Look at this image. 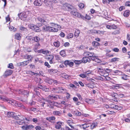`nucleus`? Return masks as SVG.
I'll return each mask as SVG.
<instances>
[{
    "label": "nucleus",
    "mask_w": 130,
    "mask_h": 130,
    "mask_svg": "<svg viewBox=\"0 0 130 130\" xmlns=\"http://www.w3.org/2000/svg\"><path fill=\"white\" fill-rule=\"evenodd\" d=\"M70 13L73 17H77L79 18H81L85 20V17L83 16L80 13L77 12L76 10H73L70 12Z\"/></svg>",
    "instance_id": "nucleus-1"
},
{
    "label": "nucleus",
    "mask_w": 130,
    "mask_h": 130,
    "mask_svg": "<svg viewBox=\"0 0 130 130\" xmlns=\"http://www.w3.org/2000/svg\"><path fill=\"white\" fill-rule=\"evenodd\" d=\"M61 96L54 94H51L49 95L47 98V99L49 100H56L58 99H61Z\"/></svg>",
    "instance_id": "nucleus-2"
},
{
    "label": "nucleus",
    "mask_w": 130,
    "mask_h": 130,
    "mask_svg": "<svg viewBox=\"0 0 130 130\" xmlns=\"http://www.w3.org/2000/svg\"><path fill=\"white\" fill-rule=\"evenodd\" d=\"M0 99H1L4 101L5 100H6L7 101L8 103H9L11 104L13 106H18V102H17L16 101L13 100H8V99H5L1 97H0Z\"/></svg>",
    "instance_id": "nucleus-3"
},
{
    "label": "nucleus",
    "mask_w": 130,
    "mask_h": 130,
    "mask_svg": "<svg viewBox=\"0 0 130 130\" xmlns=\"http://www.w3.org/2000/svg\"><path fill=\"white\" fill-rule=\"evenodd\" d=\"M22 116H17L16 115H14L13 118L15 119H18L19 120L17 121L18 124L20 125H22L24 123V121L22 120Z\"/></svg>",
    "instance_id": "nucleus-4"
},
{
    "label": "nucleus",
    "mask_w": 130,
    "mask_h": 130,
    "mask_svg": "<svg viewBox=\"0 0 130 130\" xmlns=\"http://www.w3.org/2000/svg\"><path fill=\"white\" fill-rule=\"evenodd\" d=\"M28 12H23L18 14V15L20 18L22 19L23 18H26L28 16Z\"/></svg>",
    "instance_id": "nucleus-5"
},
{
    "label": "nucleus",
    "mask_w": 130,
    "mask_h": 130,
    "mask_svg": "<svg viewBox=\"0 0 130 130\" xmlns=\"http://www.w3.org/2000/svg\"><path fill=\"white\" fill-rule=\"evenodd\" d=\"M44 2L45 5L49 7L50 8L53 7V5L52 2L51 1L48 0H45Z\"/></svg>",
    "instance_id": "nucleus-6"
},
{
    "label": "nucleus",
    "mask_w": 130,
    "mask_h": 130,
    "mask_svg": "<svg viewBox=\"0 0 130 130\" xmlns=\"http://www.w3.org/2000/svg\"><path fill=\"white\" fill-rule=\"evenodd\" d=\"M54 56L53 55H51L46 56V58L48 60L50 61V64H52L53 63V59Z\"/></svg>",
    "instance_id": "nucleus-7"
},
{
    "label": "nucleus",
    "mask_w": 130,
    "mask_h": 130,
    "mask_svg": "<svg viewBox=\"0 0 130 130\" xmlns=\"http://www.w3.org/2000/svg\"><path fill=\"white\" fill-rule=\"evenodd\" d=\"M94 55V54L93 53H90L88 52H86L84 53V55L85 57H87L88 58L89 57L91 58Z\"/></svg>",
    "instance_id": "nucleus-8"
},
{
    "label": "nucleus",
    "mask_w": 130,
    "mask_h": 130,
    "mask_svg": "<svg viewBox=\"0 0 130 130\" xmlns=\"http://www.w3.org/2000/svg\"><path fill=\"white\" fill-rule=\"evenodd\" d=\"M12 71L11 70H7L5 72L4 75L6 76L10 75L12 73Z\"/></svg>",
    "instance_id": "nucleus-9"
},
{
    "label": "nucleus",
    "mask_w": 130,
    "mask_h": 130,
    "mask_svg": "<svg viewBox=\"0 0 130 130\" xmlns=\"http://www.w3.org/2000/svg\"><path fill=\"white\" fill-rule=\"evenodd\" d=\"M72 8V6L70 4H65L63 5L62 8L63 9H71Z\"/></svg>",
    "instance_id": "nucleus-10"
},
{
    "label": "nucleus",
    "mask_w": 130,
    "mask_h": 130,
    "mask_svg": "<svg viewBox=\"0 0 130 130\" xmlns=\"http://www.w3.org/2000/svg\"><path fill=\"white\" fill-rule=\"evenodd\" d=\"M64 64L65 65H66L67 66L68 65L70 67L73 66L74 64L73 62H71L69 60L65 61L64 62Z\"/></svg>",
    "instance_id": "nucleus-11"
},
{
    "label": "nucleus",
    "mask_w": 130,
    "mask_h": 130,
    "mask_svg": "<svg viewBox=\"0 0 130 130\" xmlns=\"http://www.w3.org/2000/svg\"><path fill=\"white\" fill-rule=\"evenodd\" d=\"M60 87H57L53 88L52 89V91L54 93H59Z\"/></svg>",
    "instance_id": "nucleus-12"
},
{
    "label": "nucleus",
    "mask_w": 130,
    "mask_h": 130,
    "mask_svg": "<svg viewBox=\"0 0 130 130\" xmlns=\"http://www.w3.org/2000/svg\"><path fill=\"white\" fill-rule=\"evenodd\" d=\"M53 115L58 116H61L62 114V113L61 112V111H53Z\"/></svg>",
    "instance_id": "nucleus-13"
},
{
    "label": "nucleus",
    "mask_w": 130,
    "mask_h": 130,
    "mask_svg": "<svg viewBox=\"0 0 130 130\" xmlns=\"http://www.w3.org/2000/svg\"><path fill=\"white\" fill-rule=\"evenodd\" d=\"M52 27L47 26L45 27H42V30L44 31H51L52 28Z\"/></svg>",
    "instance_id": "nucleus-14"
},
{
    "label": "nucleus",
    "mask_w": 130,
    "mask_h": 130,
    "mask_svg": "<svg viewBox=\"0 0 130 130\" xmlns=\"http://www.w3.org/2000/svg\"><path fill=\"white\" fill-rule=\"evenodd\" d=\"M35 5L40 6L42 5V2L40 0H36L34 2Z\"/></svg>",
    "instance_id": "nucleus-15"
},
{
    "label": "nucleus",
    "mask_w": 130,
    "mask_h": 130,
    "mask_svg": "<svg viewBox=\"0 0 130 130\" xmlns=\"http://www.w3.org/2000/svg\"><path fill=\"white\" fill-rule=\"evenodd\" d=\"M90 60V58L85 57L83 58L82 61L84 63H86L87 62H89Z\"/></svg>",
    "instance_id": "nucleus-16"
},
{
    "label": "nucleus",
    "mask_w": 130,
    "mask_h": 130,
    "mask_svg": "<svg viewBox=\"0 0 130 130\" xmlns=\"http://www.w3.org/2000/svg\"><path fill=\"white\" fill-rule=\"evenodd\" d=\"M61 77L66 79H69L71 78V76L64 73L61 75Z\"/></svg>",
    "instance_id": "nucleus-17"
},
{
    "label": "nucleus",
    "mask_w": 130,
    "mask_h": 130,
    "mask_svg": "<svg viewBox=\"0 0 130 130\" xmlns=\"http://www.w3.org/2000/svg\"><path fill=\"white\" fill-rule=\"evenodd\" d=\"M22 35L19 33H17L15 35V38L17 40H20L21 39Z\"/></svg>",
    "instance_id": "nucleus-18"
},
{
    "label": "nucleus",
    "mask_w": 130,
    "mask_h": 130,
    "mask_svg": "<svg viewBox=\"0 0 130 130\" xmlns=\"http://www.w3.org/2000/svg\"><path fill=\"white\" fill-rule=\"evenodd\" d=\"M16 115V113L13 112H9L7 114V116L8 117H12L13 118L15 115Z\"/></svg>",
    "instance_id": "nucleus-19"
},
{
    "label": "nucleus",
    "mask_w": 130,
    "mask_h": 130,
    "mask_svg": "<svg viewBox=\"0 0 130 130\" xmlns=\"http://www.w3.org/2000/svg\"><path fill=\"white\" fill-rule=\"evenodd\" d=\"M55 118L54 116H52L50 117H47L46 118V119L51 122L52 120L53 121L55 120Z\"/></svg>",
    "instance_id": "nucleus-20"
},
{
    "label": "nucleus",
    "mask_w": 130,
    "mask_h": 130,
    "mask_svg": "<svg viewBox=\"0 0 130 130\" xmlns=\"http://www.w3.org/2000/svg\"><path fill=\"white\" fill-rule=\"evenodd\" d=\"M29 60H27L24 61L23 62H21L20 63V65L24 66L27 65L28 64Z\"/></svg>",
    "instance_id": "nucleus-21"
},
{
    "label": "nucleus",
    "mask_w": 130,
    "mask_h": 130,
    "mask_svg": "<svg viewBox=\"0 0 130 130\" xmlns=\"http://www.w3.org/2000/svg\"><path fill=\"white\" fill-rule=\"evenodd\" d=\"M46 102L48 103L49 105H54V101H52L51 100L47 99V98H46Z\"/></svg>",
    "instance_id": "nucleus-22"
},
{
    "label": "nucleus",
    "mask_w": 130,
    "mask_h": 130,
    "mask_svg": "<svg viewBox=\"0 0 130 130\" xmlns=\"http://www.w3.org/2000/svg\"><path fill=\"white\" fill-rule=\"evenodd\" d=\"M33 40L35 42L39 43L40 40V38L38 36H36L34 38Z\"/></svg>",
    "instance_id": "nucleus-23"
},
{
    "label": "nucleus",
    "mask_w": 130,
    "mask_h": 130,
    "mask_svg": "<svg viewBox=\"0 0 130 130\" xmlns=\"http://www.w3.org/2000/svg\"><path fill=\"white\" fill-rule=\"evenodd\" d=\"M62 124L61 122H59L57 123L55 126V127L57 129H60L61 127V125Z\"/></svg>",
    "instance_id": "nucleus-24"
},
{
    "label": "nucleus",
    "mask_w": 130,
    "mask_h": 130,
    "mask_svg": "<svg viewBox=\"0 0 130 130\" xmlns=\"http://www.w3.org/2000/svg\"><path fill=\"white\" fill-rule=\"evenodd\" d=\"M80 32L79 30L78 29H76V30L75 31L74 36L75 37L77 38L78 37L80 34Z\"/></svg>",
    "instance_id": "nucleus-25"
},
{
    "label": "nucleus",
    "mask_w": 130,
    "mask_h": 130,
    "mask_svg": "<svg viewBox=\"0 0 130 130\" xmlns=\"http://www.w3.org/2000/svg\"><path fill=\"white\" fill-rule=\"evenodd\" d=\"M67 92V90L65 88H63V87L60 88L59 93H64L66 92Z\"/></svg>",
    "instance_id": "nucleus-26"
},
{
    "label": "nucleus",
    "mask_w": 130,
    "mask_h": 130,
    "mask_svg": "<svg viewBox=\"0 0 130 130\" xmlns=\"http://www.w3.org/2000/svg\"><path fill=\"white\" fill-rule=\"evenodd\" d=\"M53 44L55 47H58L60 45V43L59 41H56L54 42Z\"/></svg>",
    "instance_id": "nucleus-27"
},
{
    "label": "nucleus",
    "mask_w": 130,
    "mask_h": 130,
    "mask_svg": "<svg viewBox=\"0 0 130 130\" xmlns=\"http://www.w3.org/2000/svg\"><path fill=\"white\" fill-rule=\"evenodd\" d=\"M129 14V10H126L125 11L124 13V16L126 17H128Z\"/></svg>",
    "instance_id": "nucleus-28"
},
{
    "label": "nucleus",
    "mask_w": 130,
    "mask_h": 130,
    "mask_svg": "<svg viewBox=\"0 0 130 130\" xmlns=\"http://www.w3.org/2000/svg\"><path fill=\"white\" fill-rule=\"evenodd\" d=\"M46 99H42L41 100H39L38 101L40 103H42V104H41V105L43 107L44 105L45 104V102H46L45 101Z\"/></svg>",
    "instance_id": "nucleus-29"
},
{
    "label": "nucleus",
    "mask_w": 130,
    "mask_h": 130,
    "mask_svg": "<svg viewBox=\"0 0 130 130\" xmlns=\"http://www.w3.org/2000/svg\"><path fill=\"white\" fill-rule=\"evenodd\" d=\"M60 55L63 57L66 56V54L65 53V52L64 50H62L61 51L60 53Z\"/></svg>",
    "instance_id": "nucleus-30"
},
{
    "label": "nucleus",
    "mask_w": 130,
    "mask_h": 130,
    "mask_svg": "<svg viewBox=\"0 0 130 130\" xmlns=\"http://www.w3.org/2000/svg\"><path fill=\"white\" fill-rule=\"evenodd\" d=\"M122 76H121V78L124 80H127L128 79L129 76H128L125 74H122Z\"/></svg>",
    "instance_id": "nucleus-31"
},
{
    "label": "nucleus",
    "mask_w": 130,
    "mask_h": 130,
    "mask_svg": "<svg viewBox=\"0 0 130 130\" xmlns=\"http://www.w3.org/2000/svg\"><path fill=\"white\" fill-rule=\"evenodd\" d=\"M92 45L93 46L96 47L99 46L100 45V44L97 42L94 41L92 43Z\"/></svg>",
    "instance_id": "nucleus-32"
},
{
    "label": "nucleus",
    "mask_w": 130,
    "mask_h": 130,
    "mask_svg": "<svg viewBox=\"0 0 130 130\" xmlns=\"http://www.w3.org/2000/svg\"><path fill=\"white\" fill-rule=\"evenodd\" d=\"M120 60V59L118 58H112L111 60V62H115L116 61H119Z\"/></svg>",
    "instance_id": "nucleus-33"
},
{
    "label": "nucleus",
    "mask_w": 130,
    "mask_h": 130,
    "mask_svg": "<svg viewBox=\"0 0 130 130\" xmlns=\"http://www.w3.org/2000/svg\"><path fill=\"white\" fill-rule=\"evenodd\" d=\"M22 92H23L22 94L25 95H27L29 94V92L28 91L22 90Z\"/></svg>",
    "instance_id": "nucleus-34"
},
{
    "label": "nucleus",
    "mask_w": 130,
    "mask_h": 130,
    "mask_svg": "<svg viewBox=\"0 0 130 130\" xmlns=\"http://www.w3.org/2000/svg\"><path fill=\"white\" fill-rule=\"evenodd\" d=\"M68 125L73 129H74V127H73V126L72 125L73 124V123L72 122H71L70 121H68Z\"/></svg>",
    "instance_id": "nucleus-35"
},
{
    "label": "nucleus",
    "mask_w": 130,
    "mask_h": 130,
    "mask_svg": "<svg viewBox=\"0 0 130 130\" xmlns=\"http://www.w3.org/2000/svg\"><path fill=\"white\" fill-rule=\"evenodd\" d=\"M73 37V35L72 33H69L67 36V38L69 39V38H72Z\"/></svg>",
    "instance_id": "nucleus-36"
},
{
    "label": "nucleus",
    "mask_w": 130,
    "mask_h": 130,
    "mask_svg": "<svg viewBox=\"0 0 130 130\" xmlns=\"http://www.w3.org/2000/svg\"><path fill=\"white\" fill-rule=\"evenodd\" d=\"M89 123H85L82 125L83 128L85 129L89 126Z\"/></svg>",
    "instance_id": "nucleus-37"
},
{
    "label": "nucleus",
    "mask_w": 130,
    "mask_h": 130,
    "mask_svg": "<svg viewBox=\"0 0 130 130\" xmlns=\"http://www.w3.org/2000/svg\"><path fill=\"white\" fill-rule=\"evenodd\" d=\"M22 118L23 120H24V121H25L24 120L25 119L26 120L30 121L31 120V119L30 118H26V117H24L23 116L22 117Z\"/></svg>",
    "instance_id": "nucleus-38"
},
{
    "label": "nucleus",
    "mask_w": 130,
    "mask_h": 130,
    "mask_svg": "<svg viewBox=\"0 0 130 130\" xmlns=\"http://www.w3.org/2000/svg\"><path fill=\"white\" fill-rule=\"evenodd\" d=\"M36 25L33 24H30L29 25V28L33 30L34 29V28L35 27Z\"/></svg>",
    "instance_id": "nucleus-39"
},
{
    "label": "nucleus",
    "mask_w": 130,
    "mask_h": 130,
    "mask_svg": "<svg viewBox=\"0 0 130 130\" xmlns=\"http://www.w3.org/2000/svg\"><path fill=\"white\" fill-rule=\"evenodd\" d=\"M51 31V32H57L58 30V29L57 28H56L53 27H52Z\"/></svg>",
    "instance_id": "nucleus-40"
},
{
    "label": "nucleus",
    "mask_w": 130,
    "mask_h": 130,
    "mask_svg": "<svg viewBox=\"0 0 130 130\" xmlns=\"http://www.w3.org/2000/svg\"><path fill=\"white\" fill-rule=\"evenodd\" d=\"M18 106L20 107H22L23 108H25V107L22 104L18 102V106Z\"/></svg>",
    "instance_id": "nucleus-41"
},
{
    "label": "nucleus",
    "mask_w": 130,
    "mask_h": 130,
    "mask_svg": "<svg viewBox=\"0 0 130 130\" xmlns=\"http://www.w3.org/2000/svg\"><path fill=\"white\" fill-rule=\"evenodd\" d=\"M55 59L56 60L59 61L61 60V57L59 55H55Z\"/></svg>",
    "instance_id": "nucleus-42"
},
{
    "label": "nucleus",
    "mask_w": 130,
    "mask_h": 130,
    "mask_svg": "<svg viewBox=\"0 0 130 130\" xmlns=\"http://www.w3.org/2000/svg\"><path fill=\"white\" fill-rule=\"evenodd\" d=\"M54 106L57 107H59L60 106V104L57 102H54Z\"/></svg>",
    "instance_id": "nucleus-43"
},
{
    "label": "nucleus",
    "mask_w": 130,
    "mask_h": 130,
    "mask_svg": "<svg viewBox=\"0 0 130 130\" xmlns=\"http://www.w3.org/2000/svg\"><path fill=\"white\" fill-rule=\"evenodd\" d=\"M97 124H95L94 123H92L91 125V129H93L94 128H95L97 126Z\"/></svg>",
    "instance_id": "nucleus-44"
},
{
    "label": "nucleus",
    "mask_w": 130,
    "mask_h": 130,
    "mask_svg": "<svg viewBox=\"0 0 130 130\" xmlns=\"http://www.w3.org/2000/svg\"><path fill=\"white\" fill-rule=\"evenodd\" d=\"M48 72L51 74H53L55 73V70L53 69H49L48 70Z\"/></svg>",
    "instance_id": "nucleus-45"
},
{
    "label": "nucleus",
    "mask_w": 130,
    "mask_h": 130,
    "mask_svg": "<svg viewBox=\"0 0 130 130\" xmlns=\"http://www.w3.org/2000/svg\"><path fill=\"white\" fill-rule=\"evenodd\" d=\"M88 103L90 104L93 103L94 102V100H92L90 99H88L87 100Z\"/></svg>",
    "instance_id": "nucleus-46"
},
{
    "label": "nucleus",
    "mask_w": 130,
    "mask_h": 130,
    "mask_svg": "<svg viewBox=\"0 0 130 130\" xmlns=\"http://www.w3.org/2000/svg\"><path fill=\"white\" fill-rule=\"evenodd\" d=\"M43 19H42V18L40 17H38L37 19H36V21H39L40 22H41V23H42L43 22Z\"/></svg>",
    "instance_id": "nucleus-47"
},
{
    "label": "nucleus",
    "mask_w": 130,
    "mask_h": 130,
    "mask_svg": "<svg viewBox=\"0 0 130 130\" xmlns=\"http://www.w3.org/2000/svg\"><path fill=\"white\" fill-rule=\"evenodd\" d=\"M78 6L80 8L82 9L84 8L85 5L83 3H81L79 4Z\"/></svg>",
    "instance_id": "nucleus-48"
},
{
    "label": "nucleus",
    "mask_w": 130,
    "mask_h": 130,
    "mask_svg": "<svg viewBox=\"0 0 130 130\" xmlns=\"http://www.w3.org/2000/svg\"><path fill=\"white\" fill-rule=\"evenodd\" d=\"M20 29L22 31H26L27 30L26 28L22 26H21L20 27Z\"/></svg>",
    "instance_id": "nucleus-49"
},
{
    "label": "nucleus",
    "mask_w": 130,
    "mask_h": 130,
    "mask_svg": "<svg viewBox=\"0 0 130 130\" xmlns=\"http://www.w3.org/2000/svg\"><path fill=\"white\" fill-rule=\"evenodd\" d=\"M27 130L33 128L34 126L32 125H26Z\"/></svg>",
    "instance_id": "nucleus-50"
},
{
    "label": "nucleus",
    "mask_w": 130,
    "mask_h": 130,
    "mask_svg": "<svg viewBox=\"0 0 130 130\" xmlns=\"http://www.w3.org/2000/svg\"><path fill=\"white\" fill-rule=\"evenodd\" d=\"M74 112L75 115L78 116H80L82 115V113L78 111H75Z\"/></svg>",
    "instance_id": "nucleus-51"
},
{
    "label": "nucleus",
    "mask_w": 130,
    "mask_h": 130,
    "mask_svg": "<svg viewBox=\"0 0 130 130\" xmlns=\"http://www.w3.org/2000/svg\"><path fill=\"white\" fill-rule=\"evenodd\" d=\"M8 68L11 69H13L14 68V67L13 66V64L12 63H10L9 64V66L8 67Z\"/></svg>",
    "instance_id": "nucleus-52"
},
{
    "label": "nucleus",
    "mask_w": 130,
    "mask_h": 130,
    "mask_svg": "<svg viewBox=\"0 0 130 130\" xmlns=\"http://www.w3.org/2000/svg\"><path fill=\"white\" fill-rule=\"evenodd\" d=\"M42 90L45 91H49V89L46 86H44L43 87Z\"/></svg>",
    "instance_id": "nucleus-53"
},
{
    "label": "nucleus",
    "mask_w": 130,
    "mask_h": 130,
    "mask_svg": "<svg viewBox=\"0 0 130 130\" xmlns=\"http://www.w3.org/2000/svg\"><path fill=\"white\" fill-rule=\"evenodd\" d=\"M9 29L12 31H15L16 30V28H14V27H13V26H12L11 27H9Z\"/></svg>",
    "instance_id": "nucleus-54"
},
{
    "label": "nucleus",
    "mask_w": 130,
    "mask_h": 130,
    "mask_svg": "<svg viewBox=\"0 0 130 130\" xmlns=\"http://www.w3.org/2000/svg\"><path fill=\"white\" fill-rule=\"evenodd\" d=\"M82 62V61L80 60H75L74 61L75 63L77 64H79Z\"/></svg>",
    "instance_id": "nucleus-55"
},
{
    "label": "nucleus",
    "mask_w": 130,
    "mask_h": 130,
    "mask_svg": "<svg viewBox=\"0 0 130 130\" xmlns=\"http://www.w3.org/2000/svg\"><path fill=\"white\" fill-rule=\"evenodd\" d=\"M111 24V29H116L117 28V27L116 25H115L114 24Z\"/></svg>",
    "instance_id": "nucleus-56"
},
{
    "label": "nucleus",
    "mask_w": 130,
    "mask_h": 130,
    "mask_svg": "<svg viewBox=\"0 0 130 130\" xmlns=\"http://www.w3.org/2000/svg\"><path fill=\"white\" fill-rule=\"evenodd\" d=\"M79 76L83 78H85L87 77V76L85 74H80L79 75Z\"/></svg>",
    "instance_id": "nucleus-57"
},
{
    "label": "nucleus",
    "mask_w": 130,
    "mask_h": 130,
    "mask_svg": "<svg viewBox=\"0 0 130 130\" xmlns=\"http://www.w3.org/2000/svg\"><path fill=\"white\" fill-rule=\"evenodd\" d=\"M40 46V44L39 43H38L35 45L34 48L36 49L38 48V47Z\"/></svg>",
    "instance_id": "nucleus-58"
},
{
    "label": "nucleus",
    "mask_w": 130,
    "mask_h": 130,
    "mask_svg": "<svg viewBox=\"0 0 130 130\" xmlns=\"http://www.w3.org/2000/svg\"><path fill=\"white\" fill-rule=\"evenodd\" d=\"M95 61L97 63H100L101 62V60L100 59L97 57L95 59Z\"/></svg>",
    "instance_id": "nucleus-59"
},
{
    "label": "nucleus",
    "mask_w": 130,
    "mask_h": 130,
    "mask_svg": "<svg viewBox=\"0 0 130 130\" xmlns=\"http://www.w3.org/2000/svg\"><path fill=\"white\" fill-rule=\"evenodd\" d=\"M5 18L6 20V22L9 21L10 20V19L9 17V15H8Z\"/></svg>",
    "instance_id": "nucleus-60"
},
{
    "label": "nucleus",
    "mask_w": 130,
    "mask_h": 130,
    "mask_svg": "<svg viewBox=\"0 0 130 130\" xmlns=\"http://www.w3.org/2000/svg\"><path fill=\"white\" fill-rule=\"evenodd\" d=\"M35 27L36 28L35 31L37 32H39L40 31V29L39 27L36 26Z\"/></svg>",
    "instance_id": "nucleus-61"
},
{
    "label": "nucleus",
    "mask_w": 130,
    "mask_h": 130,
    "mask_svg": "<svg viewBox=\"0 0 130 130\" xmlns=\"http://www.w3.org/2000/svg\"><path fill=\"white\" fill-rule=\"evenodd\" d=\"M85 19H87L88 20H89L91 18L87 14H86L85 17Z\"/></svg>",
    "instance_id": "nucleus-62"
},
{
    "label": "nucleus",
    "mask_w": 130,
    "mask_h": 130,
    "mask_svg": "<svg viewBox=\"0 0 130 130\" xmlns=\"http://www.w3.org/2000/svg\"><path fill=\"white\" fill-rule=\"evenodd\" d=\"M76 96H77L79 98V99L80 100H82V98L81 95L79 94H76Z\"/></svg>",
    "instance_id": "nucleus-63"
},
{
    "label": "nucleus",
    "mask_w": 130,
    "mask_h": 130,
    "mask_svg": "<svg viewBox=\"0 0 130 130\" xmlns=\"http://www.w3.org/2000/svg\"><path fill=\"white\" fill-rule=\"evenodd\" d=\"M22 128L23 130H27L26 125L22 126Z\"/></svg>",
    "instance_id": "nucleus-64"
}]
</instances>
